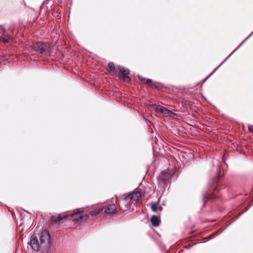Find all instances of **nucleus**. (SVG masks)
I'll list each match as a JSON object with an SVG mask.
<instances>
[{"label":"nucleus","mask_w":253,"mask_h":253,"mask_svg":"<svg viewBox=\"0 0 253 253\" xmlns=\"http://www.w3.org/2000/svg\"><path fill=\"white\" fill-rule=\"evenodd\" d=\"M103 209H95L93 211H90L89 213L91 215H95L99 213Z\"/></svg>","instance_id":"f8f14e48"},{"label":"nucleus","mask_w":253,"mask_h":253,"mask_svg":"<svg viewBox=\"0 0 253 253\" xmlns=\"http://www.w3.org/2000/svg\"><path fill=\"white\" fill-rule=\"evenodd\" d=\"M88 215L85 214L84 215H80L79 218H75L74 219V221L75 222H78L79 221H81L83 219H84L85 220H87L88 218Z\"/></svg>","instance_id":"ddd939ff"},{"label":"nucleus","mask_w":253,"mask_h":253,"mask_svg":"<svg viewBox=\"0 0 253 253\" xmlns=\"http://www.w3.org/2000/svg\"><path fill=\"white\" fill-rule=\"evenodd\" d=\"M82 212H83V210H81V209H78V210H77L76 212H74L72 213L70 215H68L67 214V215H65L64 216H62L60 215V216H59L56 218H53L52 219V221H54V222H58V221H60L61 220L63 219V218H64L65 217H68L69 216H73L74 215H75L76 214L80 213H81Z\"/></svg>","instance_id":"0eeeda50"},{"label":"nucleus","mask_w":253,"mask_h":253,"mask_svg":"<svg viewBox=\"0 0 253 253\" xmlns=\"http://www.w3.org/2000/svg\"><path fill=\"white\" fill-rule=\"evenodd\" d=\"M0 39L3 42H7L11 40V37L9 35H5L1 37Z\"/></svg>","instance_id":"4468645a"},{"label":"nucleus","mask_w":253,"mask_h":253,"mask_svg":"<svg viewBox=\"0 0 253 253\" xmlns=\"http://www.w3.org/2000/svg\"><path fill=\"white\" fill-rule=\"evenodd\" d=\"M108 67L109 71L114 72L115 67L113 63H109L108 64Z\"/></svg>","instance_id":"2eb2a0df"},{"label":"nucleus","mask_w":253,"mask_h":253,"mask_svg":"<svg viewBox=\"0 0 253 253\" xmlns=\"http://www.w3.org/2000/svg\"><path fill=\"white\" fill-rule=\"evenodd\" d=\"M249 130L251 132L253 133V126H249Z\"/></svg>","instance_id":"dca6fc26"},{"label":"nucleus","mask_w":253,"mask_h":253,"mask_svg":"<svg viewBox=\"0 0 253 253\" xmlns=\"http://www.w3.org/2000/svg\"><path fill=\"white\" fill-rule=\"evenodd\" d=\"M131 201L127 199V197L124 198L120 203V207L123 211L128 210L130 207Z\"/></svg>","instance_id":"423d86ee"},{"label":"nucleus","mask_w":253,"mask_h":253,"mask_svg":"<svg viewBox=\"0 0 253 253\" xmlns=\"http://www.w3.org/2000/svg\"><path fill=\"white\" fill-rule=\"evenodd\" d=\"M148 107L150 110L158 112L166 117L170 116L172 114V112L167 108L155 104H151Z\"/></svg>","instance_id":"f03ea898"},{"label":"nucleus","mask_w":253,"mask_h":253,"mask_svg":"<svg viewBox=\"0 0 253 253\" xmlns=\"http://www.w3.org/2000/svg\"><path fill=\"white\" fill-rule=\"evenodd\" d=\"M151 221L154 226H158L160 224V219L157 216L153 215L151 217Z\"/></svg>","instance_id":"1a4fd4ad"},{"label":"nucleus","mask_w":253,"mask_h":253,"mask_svg":"<svg viewBox=\"0 0 253 253\" xmlns=\"http://www.w3.org/2000/svg\"><path fill=\"white\" fill-rule=\"evenodd\" d=\"M37 47L38 48V51L41 54H43L46 52V46L45 44L42 43H39L37 44Z\"/></svg>","instance_id":"9d476101"},{"label":"nucleus","mask_w":253,"mask_h":253,"mask_svg":"<svg viewBox=\"0 0 253 253\" xmlns=\"http://www.w3.org/2000/svg\"><path fill=\"white\" fill-rule=\"evenodd\" d=\"M116 207L114 204L110 205L107 207L105 208V212L108 214H111L115 212Z\"/></svg>","instance_id":"6e6552de"},{"label":"nucleus","mask_w":253,"mask_h":253,"mask_svg":"<svg viewBox=\"0 0 253 253\" xmlns=\"http://www.w3.org/2000/svg\"><path fill=\"white\" fill-rule=\"evenodd\" d=\"M127 199L131 201V204L136 205L141 198V194L138 191H134L127 196Z\"/></svg>","instance_id":"7ed1b4c3"},{"label":"nucleus","mask_w":253,"mask_h":253,"mask_svg":"<svg viewBox=\"0 0 253 253\" xmlns=\"http://www.w3.org/2000/svg\"><path fill=\"white\" fill-rule=\"evenodd\" d=\"M151 209L154 212H156L158 210L160 211L162 210V208L159 207L158 204L156 203L151 204Z\"/></svg>","instance_id":"9b49d317"},{"label":"nucleus","mask_w":253,"mask_h":253,"mask_svg":"<svg viewBox=\"0 0 253 253\" xmlns=\"http://www.w3.org/2000/svg\"><path fill=\"white\" fill-rule=\"evenodd\" d=\"M146 84H150L152 83V80L150 79H147L146 81Z\"/></svg>","instance_id":"f3484780"},{"label":"nucleus","mask_w":253,"mask_h":253,"mask_svg":"<svg viewBox=\"0 0 253 253\" xmlns=\"http://www.w3.org/2000/svg\"><path fill=\"white\" fill-rule=\"evenodd\" d=\"M40 246L42 248H47L49 245L50 236L49 232L46 230H42L39 234Z\"/></svg>","instance_id":"f257e3e1"},{"label":"nucleus","mask_w":253,"mask_h":253,"mask_svg":"<svg viewBox=\"0 0 253 253\" xmlns=\"http://www.w3.org/2000/svg\"><path fill=\"white\" fill-rule=\"evenodd\" d=\"M3 29L1 26L0 25V34L3 32Z\"/></svg>","instance_id":"a211bd4d"},{"label":"nucleus","mask_w":253,"mask_h":253,"mask_svg":"<svg viewBox=\"0 0 253 253\" xmlns=\"http://www.w3.org/2000/svg\"><path fill=\"white\" fill-rule=\"evenodd\" d=\"M30 245L32 249L35 251H38L42 248L40 246V242L39 243L37 238L34 236L31 237Z\"/></svg>","instance_id":"20e7f679"},{"label":"nucleus","mask_w":253,"mask_h":253,"mask_svg":"<svg viewBox=\"0 0 253 253\" xmlns=\"http://www.w3.org/2000/svg\"><path fill=\"white\" fill-rule=\"evenodd\" d=\"M119 76L125 81H130V78L127 76V75L129 74V71L122 67H119Z\"/></svg>","instance_id":"39448f33"}]
</instances>
